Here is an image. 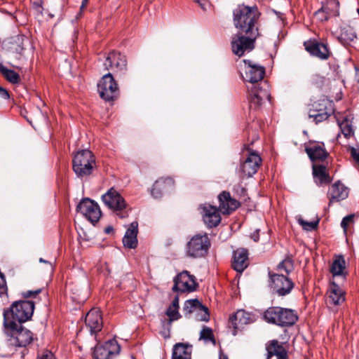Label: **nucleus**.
I'll list each match as a JSON object with an SVG mask.
<instances>
[{"label":"nucleus","instance_id":"16","mask_svg":"<svg viewBox=\"0 0 359 359\" xmlns=\"http://www.w3.org/2000/svg\"><path fill=\"white\" fill-rule=\"evenodd\" d=\"M179 309V297L178 295H175L172 297L170 304L168 305L165 312V314L168 317V319L163 321V326L166 327V328L168 329L167 332H162V335L165 338H168L170 337V329L172 323L173 321L177 320L181 318Z\"/></svg>","mask_w":359,"mask_h":359},{"label":"nucleus","instance_id":"32","mask_svg":"<svg viewBox=\"0 0 359 359\" xmlns=\"http://www.w3.org/2000/svg\"><path fill=\"white\" fill-rule=\"evenodd\" d=\"M313 175L318 185L327 184L331 182L327 168L323 165L315 164L313 165Z\"/></svg>","mask_w":359,"mask_h":359},{"label":"nucleus","instance_id":"48","mask_svg":"<svg viewBox=\"0 0 359 359\" xmlns=\"http://www.w3.org/2000/svg\"><path fill=\"white\" fill-rule=\"evenodd\" d=\"M40 359H56V358L50 351H46L42 353Z\"/></svg>","mask_w":359,"mask_h":359},{"label":"nucleus","instance_id":"47","mask_svg":"<svg viewBox=\"0 0 359 359\" xmlns=\"http://www.w3.org/2000/svg\"><path fill=\"white\" fill-rule=\"evenodd\" d=\"M78 233H79V240L80 241V242L88 241H90L91 239V236H88L82 229H81V231H79Z\"/></svg>","mask_w":359,"mask_h":359},{"label":"nucleus","instance_id":"27","mask_svg":"<svg viewBox=\"0 0 359 359\" xmlns=\"http://www.w3.org/2000/svg\"><path fill=\"white\" fill-rule=\"evenodd\" d=\"M104 65L106 69L123 70L126 67V56L119 53H111L106 57Z\"/></svg>","mask_w":359,"mask_h":359},{"label":"nucleus","instance_id":"14","mask_svg":"<svg viewBox=\"0 0 359 359\" xmlns=\"http://www.w3.org/2000/svg\"><path fill=\"white\" fill-rule=\"evenodd\" d=\"M183 312L185 316L196 313V318L199 321H208L210 318L208 308L197 299L187 300L183 306Z\"/></svg>","mask_w":359,"mask_h":359},{"label":"nucleus","instance_id":"35","mask_svg":"<svg viewBox=\"0 0 359 359\" xmlns=\"http://www.w3.org/2000/svg\"><path fill=\"white\" fill-rule=\"evenodd\" d=\"M199 340L203 341L205 344L211 343L212 345H216V340L213 334L212 328L207 326H203L200 332Z\"/></svg>","mask_w":359,"mask_h":359},{"label":"nucleus","instance_id":"56","mask_svg":"<svg viewBox=\"0 0 359 359\" xmlns=\"http://www.w3.org/2000/svg\"><path fill=\"white\" fill-rule=\"evenodd\" d=\"M197 3H198L201 6H205V0H196Z\"/></svg>","mask_w":359,"mask_h":359},{"label":"nucleus","instance_id":"6","mask_svg":"<svg viewBox=\"0 0 359 359\" xmlns=\"http://www.w3.org/2000/svg\"><path fill=\"white\" fill-rule=\"evenodd\" d=\"M259 35L238 32L231 39L232 52L238 57L244 55L245 53L250 52L255 48V41Z\"/></svg>","mask_w":359,"mask_h":359},{"label":"nucleus","instance_id":"33","mask_svg":"<svg viewBox=\"0 0 359 359\" xmlns=\"http://www.w3.org/2000/svg\"><path fill=\"white\" fill-rule=\"evenodd\" d=\"M191 347L187 344H177L173 348L172 359H191Z\"/></svg>","mask_w":359,"mask_h":359},{"label":"nucleus","instance_id":"19","mask_svg":"<svg viewBox=\"0 0 359 359\" xmlns=\"http://www.w3.org/2000/svg\"><path fill=\"white\" fill-rule=\"evenodd\" d=\"M304 46L306 50L311 55L320 60H327L330 56V52L327 45L318 42L316 39H310L304 41Z\"/></svg>","mask_w":359,"mask_h":359},{"label":"nucleus","instance_id":"52","mask_svg":"<svg viewBox=\"0 0 359 359\" xmlns=\"http://www.w3.org/2000/svg\"><path fill=\"white\" fill-rule=\"evenodd\" d=\"M41 292L40 290H35V291H31V290H29L26 292H25L23 294V295L25 296V297H31L32 295L33 294H39V292Z\"/></svg>","mask_w":359,"mask_h":359},{"label":"nucleus","instance_id":"53","mask_svg":"<svg viewBox=\"0 0 359 359\" xmlns=\"http://www.w3.org/2000/svg\"><path fill=\"white\" fill-rule=\"evenodd\" d=\"M258 233H259V230H257L256 231V233H253L252 235V238L255 241H259V236H258Z\"/></svg>","mask_w":359,"mask_h":359},{"label":"nucleus","instance_id":"55","mask_svg":"<svg viewBox=\"0 0 359 359\" xmlns=\"http://www.w3.org/2000/svg\"><path fill=\"white\" fill-rule=\"evenodd\" d=\"M88 1V0H83L82 1V4H81V9H83V8H85V6H86Z\"/></svg>","mask_w":359,"mask_h":359},{"label":"nucleus","instance_id":"17","mask_svg":"<svg viewBox=\"0 0 359 359\" xmlns=\"http://www.w3.org/2000/svg\"><path fill=\"white\" fill-rule=\"evenodd\" d=\"M255 320V316L245 310H238L229 320V327H233V334L236 335L238 331L241 330L245 325L253 323Z\"/></svg>","mask_w":359,"mask_h":359},{"label":"nucleus","instance_id":"28","mask_svg":"<svg viewBox=\"0 0 359 359\" xmlns=\"http://www.w3.org/2000/svg\"><path fill=\"white\" fill-rule=\"evenodd\" d=\"M305 151L313 161H323L328 155L323 143L321 142H310L306 146Z\"/></svg>","mask_w":359,"mask_h":359},{"label":"nucleus","instance_id":"20","mask_svg":"<svg viewBox=\"0 0 359 359\" xmlns=\"http://www.w3.org/2000/svg\"><path fill=\"white\" fill-rule=\"evenodd\" d=\"M102 200L106 206L114 210H123L126 205L123 198L113 188L102 195Z\"/></svg>","mask_w":359,"mask_h":359},{"label":"nucleus","instance_id":"21","mask_svg":"<svg viewBox=\"0 0 359 359\" xmlns=\"http://www.w3.org/2000/svg\"><path fill=\"white\" fill-rule=\"evenodd\" d=\"M332 280L343 283L346 279V262L342 255H337L330 266Z\"/></svg>","mask_w":359,"mask_h":359},{"label":"nucleus","instance_id":"9","mask_svg":"<svg viewBox=\"0 0 359 359\" xmlns=\"http://www.w3.org/2000/svg\"><path fill=\"white\" fill-rule=\"evenodd\" d=\"M198 286L195 276L191 275L187 271H183L175 277L172 290L180 292H191L195 291Z\"/></svg>","mask_w":359,"mask_h":359},{"label":"nucleus","instance_id":"51","mask_svg":"<svg viewBox=\"0 0 359 359\" xmlns=\"http://www.w3.org/2000/svg\"><path fill=\"white\" fill-rule=\"evenodd\" d=\"M0 97L6 100L9 98L8 91L1 87H0Z\"/></svg>","mask_w":359,"mask_h":359},{"label":"nucleus","instance_id":"11","mask_svg":"<svg viewBox=\"0 0 359 359\" xmlns=\"http://www.w3.org/2000/svg\"><path fill=\"white\" fill-rule=\"evenodd\" d=\"M76 210L92 224L98 222L101 217V210L98 204L88 198L83 199L78 204Z\"/></svg>","mask_w":359,"mask_h":359},{"label":"nucleus","instance_id":"36","mask_svg":"<svg viewBox=\"0 0 359 359\" xmlns=\"http://www.w3.org/2000/svg\"><path fill=\"white\" fill-rule=\"evenodd\" d=\"M338 125L341 129L342 134L344 135L346 138H349L354 135V131L353 129V126L351 121L347 118H344L342 121H339Z\"/></svg>","mask_w":359,"mask_h":359},{"label":"nucleus","instance_id":"5","mask_svg":"<svg viewBox=\"0 0 359 359\" xmlns=\"http://www.w3.org/2000/svg\"><path fill=\"white\" fill-rule=\"evenodd\" d=\"M95 160L92 152L88 149L79 151L73 158V170L78 177H84L92 173Z\"/></svg>","mask_w":359,"mask_h":359},{"label":"nucleus","instance_id":"38","mask_svg":"<svg viewBox=\"0 0 359 359\" xmlns=\"http://www.w3.org/2000/svg\"><path fill=\"white\" fill-rule=\"evenodd\" d=\"M0 72L9 82L12 83H17L19 82V75L14 71L0 65Z\"/></svg>","mask_w":359,"mask_h":359},{"label":"nucleus","instance_id":"26","mask_svg":"<svg viewBox=\"0 0 359 359\" xmlns=\"http://www.w3.org/2000/svg\"><path fill=\"white\" fill-rule=\"evenodd\" d=\"M138 223L135 221L130 224L123 238V244L125 248L135 249L138 244L137 241Z\"/></svg>","mask_w":359,"mask_h":359},{"label":"nucleus","instance_id":"54","mask_svg":"<svg viewBox=\"0 0 359 359\" xmlns=\"http://www.w3.org/2000/svg\"><path fill=\"white\" fill-rule=\"evenodd\" d=\"M113 230H114V229H113V227H112V226H107V227H106V228H105V229H104V232H105L106 233H111V232L113 231Z\"/></svg>","mask_w":359,"mask_h":359},{"label":"nucleus","instance_id":"23","mask_svg":"<svg viewBox=\"0 0 359 359\" xmlns=\"http://www.w3.org/2000/svg\"><path fill=\"white\" fill-rule=\"evenodd\" d=\"M348 196V189L339 181L334 183L328 190L329 206L334 201L344 200Z\"/></svg>","mask_w":359,"mask_h":359},{"label":"nucleus","instance_id":"40","mask_svg":"<svg viewBox=\"0 0 359 359\" xmlns=\"http://www.w3.org/2000/svg\"><path fill=\"white\" fill-rule=\"evenodd\" d=\"M94 359H110L111 355L108 353L104 346H97L93 352Z\"/></svg>","mask_w":359,"mask_h":359},{"label":"nucleus","instance_id":"18","mask_svg":"<svg viewBox=\"0 0 359 359\" xmlns=\"http://www.w3.org/2000/svg\"><path fill=\"white\" fill-rule=\"evenodd\" d=\"M341 282L332 280L327 292V303L330 305L339 306L346 300V292L340 287Z\"/></svg>","mask_w":359,"mask_h":359},{"label":"nucleus","instance_id":"41","mask_svg":"<svg viewBox=\"0 0 359 359\" xmlns=\"http://www.w3.org/2000/svg\"><path fill=\"white\" fill-rule=\"evenodd\" d=\"M298 223L303 227V229L306 231H313L317 229L318 225V221L316 222H306L304 220L302 217H299Z\"/></svg>","mask_w":359,"mask_h":359},{"label":"nucleus","instance_id":"2","mask_svg":"<svg viewBox=\"0 0 359 359\" xmlns=\"http://www.w3.org/2000/svg\"><path fill=\"white\" fill-rule=\"evenodd\" d=\"M34 304L32 301H19L13 303L9 310L4 312V326L21 325L29 319L34 312Z\"/></svg>","mask_w":359,"mask_h":359},{"label":"nucleus","instance_id":"13","mask_svg":"<svg viewBox=\"0 0 359 359\" xmlns=\"http://www.w3.org/2000/svg\"><path fill=\"white\" fill-rule=\"evenodd\" d=\"M269 100L270 93L266 84L261 87L255 85L249 90L248 102L252 109H258L266 100Z\"/></svg>","mask_w":359,"mask_h":359},{"label":"nucleus","instance_id":"60","mask_svg":"<svg viewBox=\"0 0 359 359\" xmlns=\"http://www.w3.org/2000/svg\"><path fill=\"white\" fill-rule=\"evenodd\" d=\"M357 11H358V13L359 15V8H358Z\"/></svg>","mask_w":359,"mask_h":359},{"label":"nucleus","instance_id":"50","mask_svg":"<svg viewBox=\"0 0 359 359\" xmlns=\"http://www.w3.org/2000/svg\"><path fill=\"white\" fill-rule=\"evenodd\" d=\"M352 157L357 161L359 162V151L355 148H352L351 150Z\"/></svg>","mask_w":359,"mask_h":359},{"label":"nucleus","instance_id":"7","mask_svg":"<svg viewBox=\"0 0 359 359\" xmlns=\"http://www.w3.org/2000/svg\"><path fill=\"white\" fill-rule=\"evenodd\" d=\"M269 287L273 294L280 297L289 294L294 287V283L283 274L269 271Z\"/></svg>","mask_w":359,"mask_h":359},{"label":"nucleus","instance_id":"25","mask_svg":"<svg viewBox=\"0 0 359 359\" xmlns=\"http://www.w3.org/2000/svg\"><path fill=\"white\" fill-rule=\"evenodd\" d=\"M266 349L267 351L266 359H271L273 356H276V359H288L287 350L283 344L278 340L269 341Z\"/></svg>","mask_w":359,"mask_h":359},{"label":"nucleus","instance_id":"39","mask_svg":"<svg viewBox=\"0 0 359 359\" xmlns=\"http://www.w3.org/2000/svg\"><path fill=\"white\" fill-rule=\"evenodd\" d=\"M104 346L111 356L118 354L121 350L120 346L114 339L107 341Z\"/></svg>","mask_w":359,"mask_h":359},{"label":"nucleus","instance_id":"3","mask_svg":"<svg viewBox=\"0 0 359 359\" xmlns=\"http://www.w3.org/2000/svg\"><path fill=\"white\" fill-rule=\"evenodd\" d=\"M264 318L268 323L281 327L293 325L298 320L297 314L294 310L278 306L269 308L264 312Z\"/></svg>","mask_w":359,"mask_h":359},{"label":"nucleus","instance_id":"34","mask_svg":"<svg viewBox=\"0 0 359 359\" xmlns=\"http://www.w3.org/2000/svg\"><path fill=\"white\" fill-rule=\"evenodd\" d=\"M322 8L330 18L338 16L339 14V2L338 0H326Z\"/></svg>","mask_w":359,"mask_h":359},{"label":"nucleus","instance_id":"12","mask_svg":"<svg viewBox=\"0 0 359 359\" xmlns=\"http://www.w3.org/2000/svg\"><path fill=\"white\" fill-rule=\"evenodd\" d=\"M262 158L258 154L255 152H250L245 160L243 161L238 172L241 178H248L255 175L260 166Z\"/></svg>","mask_w":359,"mask_h":359},{"label":"nucleus","instance_id":"10","mask_svg":"<svg viewBox=\"0 0 359 359\" xmlns=\"http://www.w3.org/2000/svg\"><path fill=\"white\" fill-rule=\"evenodd\" d=\"M97 88L100 97L106 101L114 100L118 94L117 84L109 73L102 76L97 84Z\"/></svg>","mask_w":359,"mask_h":359},{"label":"nucleus","instance_id":"31","mask_svg":"<svg viewBox=\"0 0 359 359\" xmlns=\"http://www.w3.org/2000/svg\"><path fill=\"white\" fill-rule=\"evenodd\" d=\"M325 101L323 100L319 103H314L313 109H310L309 116L313 118L314 121L318 123L328 118L330 114L326 110Z\"/></svg>","mask_w":359,"mask_h":359},{"label":"nucleus","instance_id":"8","mask_svg":"<svg viewBox=\"0 0 359 359\" xmlns=\"http://www.w3.org/2000/svg\"><path fill=\"white\" fill-rule=\"evenodd\" d=\"M210 247V241L206 234L196 235L187 243V252L189 257L197 258L204 257Z\"/></svg>","mask_w":359,"mask_h":359},{"label":"nucleus","instance_id":"29","mask_svg":"<svg viewBox=\"0 0 359 359\" xmlns=\"http://www.w3.org/2000/svg\"><path fill=\"white\" fill-rule=\"evenodd\" d=\"M218 198L219 201V210L224 214H229L239 205V203L232 198L228 191H223L219 195Z\"/></svg>","mask_w":359,"mask_h":359},{"label":"nucleus","instance_id":"42","mask_svg":"<svg viewBox=\"0 0 359 359\" xmlns=\"http://www.w3.org/2000/svg\"><path fill=\"white\" fill-rule=\"evenodd\" d=\"M341 37L346 41H353L356 38V34L351 27L344 28L341 34Z\"/></svg>","mask_w":359,"mask_h":359},{"label":"nucleus","instance_id":"49","mask_svg":"<svg viewBox=\"0 0 359 359\" xmlns=\"http://www.w3.org/2000/svg\"><path fill=\"white\" fill-rule=\"evenodd\" d=\"M6 292V283L3 279V276H1V280H0V294H3Z\"/></svg>","mask_w":359,"mask_h":359},{"label":"nucleus","instance_id":"24","mask_svg":"<svg viewBox=\"0 0 359 359\" xmlns=\"http://www.w3.org/2000/svg\"><path fill=\"white\" fill-rule=\"evenodd\" d=\"M85 323L91 334L100 331L102 327V318L100 310L97 309L90 310L86 314Z\"/></svg>","mask_w":359,"mask_h":359},{"label":"nucleus","instance_id":"59","mask_svg":"<svg viewBox=\"0 0 359 359\" xmlns=\"http://www.w3.org/2000/svg\"><path fill=\"white\" fill-rule=\"evenodd\" d=\"M39 262H46L43 259H42V258H40Z\"/></svg>","mask_w":359,"mask_h":359},{"label":"nucleus","instance_id":"15","mask_svg":"<svg viewBox=\"0 0 359 359\" xmlns=\"http://www.w3.org/2000/svg\"><path fill=\"white\" fill-rule=\"evenodd\" d=\"M244 73H242V77L244 81L251 83H257L262 80L265 74L264 67L253 63L250 60H244Z\"/></svg>","mask_w":359,"mask_h":359},{"label":"nucleus","instance_id":"58","mask_svg":"<svg viewBox=\"0 0 359 359\" xmlns=\"http://www.w3.org/2000/svg\"><path fill=\"white\" fill-rule=\"evenodd\" d=\"M220 359H228V357L225 355H220Z\"/></svg>","mask_w":359,"mask_h":359},{"label":"nucleus","instance_id":"1","mask_svg":"<svg viewBox=\"0 0 359 359\" xmlns=\"http://www.w3.org/2000/svg\"><path fill=\"white\" fill-rule=\"evenodd\" d=\"M259 15L257 6L240 5L233 11V25L242 33L259 34L257 27Z\"/></svg>","mask_w":359,"mask_h":359},{"label":"nucleus","instance_id":"37","mask_svg":"<svg viewBox=\"0 0 359 359\" xmlns=\"http://www.w3.org/2000/svg\"><path fill=\"white\" fill-rule=\"evenodd\" d=\"M294 269V262L291 257H286L277 266V270L279 272H285L286 274L290 273Z\"/></svg>","mask_w":359,"mask_h":359},{"label":"nucleus","instance_id":"43","mask_svg":"<svg viewBox=\"0 0 359 359\" xmlns=\"http://www.w3.org/2000/svg\"><path fill=\"white\" fill-rule=\"evenodd\" d=\"M158 183L163 191H168L174 187V180L171 177H162L158 180Z\"/></svg>","mask_w":359,"mask_h":359},{"label":"nucleus","instance_id":"46","mask_svg":"<svg viewBox=\"0 0 359 359\" xmlns=\"http://www.w3.org/2000/svg\"><path fill=\"white\" fill-rule=\"evenodd\" d=\"M353 216L348 215L343 218L341 226L344 229H346L351 222H353Z\"/></svg>","mask_w":359,"mask_h":359},{"label":"nucleus","instance_id":"22","mask_svg":"<svg viewBox=\"0 0 359 359\" xmlns=\"http://www.w3.org/2000/svg\"><path fill=\"white\" fill-rule=\"evenodd\" d=\"M201 209L203 222L208 227H215L220 223V210L216 207L210 205H205L201 207Z\"/></svg>","mask_w":359,"mask_h":359},{"label":"nucleus","instance_id":"57","mask_svg":"<svg viewBox=\"0 0 359 359\" xmlns=\"http://www.w3.org/2000/svg\"><path fill=\"white\" fill-rule=\"evenodd\" d=\"M154 187H153L151 191H150V193H151V195L154 197H155V194H154Z\"/></svg>","mask_w":359,"mask_h":359},{"label":"nucleus","instance_id":"30","mask_svg":"<svg viewBox=\"0 0 359 359\" xmlns=\"http://www.w3.org/2000/svg\"><path fill=\"white\" fill-rule=\"evenodd\" d=\"M232 266L238 271L242 272L248 265V250L244 248L237 249L233 252Z\"/></svg>","mask_w":359,"mask_h":359},{"label":"nucleus","instance_id":"45","mask_svg":"<svg viewBox=\"0 0 359 359\" xmlns=\"http://www.w3.org/2000/svg\"><path fill=\"white\" fill-rule=\"evenodd\" d=\"M316 16L317 18L320 21H326L330 17H328V15L325 13V12L323 11V9L321 8L318 11L315 13Z\"/></svg>","mask_w":359,"mask_h":359},{"label":"nucleus","instance_id":"4","mask_svg":"<svg viewBox=\"0 0 359 359\" xmlns=\"http://www.w3.org/2000/svg\"><path fill=\"white\" fill-rule=\"evenodd\" d=\"M4 328L8 346L25 347L34 339L33 334L21 325H10L4 326Z\"/></svg>","mask_w":359,"mask_h":359},{"label":"nucleus","instance_id":"44","mask_svg":"<svg viewBox=\"0 0 359 359\" xmlns=\"http://www.w3.org/2000/svg\"><path fill=\"white\" fill-rule=\"evenodd\" d=\"M326 78L320 74H314L311 78L312 83L318 88H322L326 83Z\"/></svg>","mask_w":359,"mask_h":359}]
</instances>
